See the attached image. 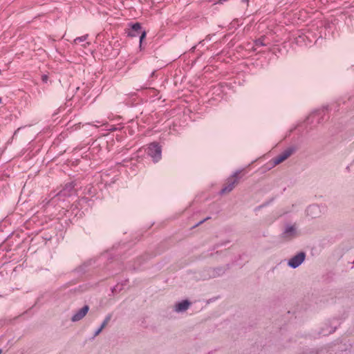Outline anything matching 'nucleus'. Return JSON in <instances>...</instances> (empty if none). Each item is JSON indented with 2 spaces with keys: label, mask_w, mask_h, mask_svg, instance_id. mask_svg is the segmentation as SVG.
Here are the masks:
<instances>
[{
  "label": "nucleus",
  "mask_w": 354,
  "mask_h": 354,
  "mask_svg": "<svg viewBox=\"0 0 354 354\" xmlns=\"http://www.w3.org/2000/svg\"><path fill=\"white\" fill-rule=\"evenodd\" d=\"M305 258L306 254L300 252L288 260V265L292 268H297L304 261Z\"/></svg>",
  "instance_id": "obj_6"
},
{
  "label": "nucleus",
  "mask_w": 354,
  "mask_h": 354,
  "mask_svg": "<svg viewBox=\"0 0 354 354\" xmlns=\"http://www.w3.org/2000/svg\"><path fill=\"white\" fill-rule=\"evenodd\" d=\"M1 353V351L0 350V353Z\"/></svg>",
  "instance_id": "obj_20"
},
{
  "label": "nucleus",
  "mask_w": 354,
  "mask_h": 354,
  "mask_svg": "<svg viewBox=\"0 0 354 354\" xmlns=\"http://www.w3.org/2000/svg\"><path fill=\"white\" fill-rule=\"evenodd\" d=\"M75 193L73 183H68L66 184L64 188L56 195V198L57 201H64L66 198L73 196Z\"/></svg>",
  "instance_id": "obj_2"
},
{
  "label": "nucleus",
  "mask_w": 354,
  "mask_h": 354,
  "mask_svg": "<svg viewBox=\"0 0 354 354\" xmlns=\"http://www.w3.org/2000/svg\"><path fill=\"white\" fill-rule=\"evenodd\" d=\"M42 80H43V82H46L47 80H48V76L46 75H43L42 76Z\"/></svg>",
  "instance_id": "obj_14"
},
{
  "label": "nucleus",
  "mask_w": 354,
  "mask_h": 354,
  "mask_svg": "<svg viewBox=\"0 0 354 354\" xmlns=\"http://www.w3.org/2000/svg\"><path fill=\"white\" fill-rule=\"evenodd\" d=\"M1 101H2V100H1V98L0 97V103L1 102Z\"/></svg>",
  "instance_id": "obj_19"
},
{
  "label": "nucleus",
  "mask_w": 354,
  "mask_h": 354,
  "mask_svg": "<svg viewBox=\"0 0 354 354\" xmlns=\"http://www.w3.org/2000/svg\"><path fill=\"white\" fill-rule=\"evenodd\" d=\"M89 44H90V43H89V42H86V43L84 44L82 46H83L84 48H86V47L87 46H88Z\"/></svg>",
  "instance_id": "obj_15"
},
{
  "label": "nucleus",
  "mask_w": 354,
  "mask_h": 354,
  "mask_svg": "<svg viewBox=\"0 0 354 354\" xmlns=\"http://www.w3.org/2000/svg\"><path fill=\"white\" fill-rule=\"evenodd\" d=\"M307 214L311 217H316L319 212V208L317 205H310L306 209Z\"/></svg>",
  "instance_id": "obj_11"
},
{
  "label": "nucleus",
  "mask_w": 354,
  "mask_h": 354,
  "mask_svg": "<svg viewBox=\"0 0 354 354\" xmlns=\"http://www.w3.org/2000/svg\"><path fill=\"white\" fill-rule=\"evenodd\" d=\"M264 38H260L254 41V50H257L258 48L266 46L264 43Z\"/></svg>",
  "instance_id": "obj_12"
},
{
  "label": "nucleus",
  "mask_w": 354,
  "mask_h": 354,
  "mask_svg": "<svg viewBox=\"0 0 354 354\" xmlns=\"http://www.w3.org/2000/svg\"><path fill=\"white\" fill-rule=\"evenodd\" d=\"M295 151V147H290L283 151L280 154L272 159V166L274 167L288 158Z\"/></svg>",
  "instance_id": "obj_3"
},
{
  "label": "nucleus",
  "mask_w": 354,
  "mask_h": 354,
  "mask_svg": "<svg viewBox=\"0 0 354 354\" xmlns=\"http://www.w3.org/2000/svg\"><path fill=\"white\" fill-rule=\"evenodd\" d=\"M205 221V220H203V221H200V222L198 223V224H200V223H203V221Z\"/></svg>",
  "instance_id": "obj_18"
},
{
  "label": "nucleus",
  "mask_w": 354,
  "mask_h": 354,
  "mask_svg": "<svg viewBox=\"0 0 354 354\" xmlns=\"http://www.w3.org/2000/svg\"><path fill=\"white\" fill-rule=\"evenodd\" d=\"M297 235V230L295 225H288L286 227L283 232V237L290 239Z\"/></svg>",
  "instance_id": "obj_8"
},
{
  "label": "nucleus",
  "mask_w": 354,
  "mask_h": 354,
  "mask_svg": "<svg viewBox=\"0 0 354 354\" xmlns=\"http://www.w3.org/2000/svg\"><path fill=\"white\" fill-rule=\"evenodd\" d=\"M141 32V35L140 36V46H141L142 40L146 37V32L142 31L141 32V26L139 23H136L131 25V29L128 31L127 34L128 36L134 37L139 35V34Z\"/></svg>",
  "instance_id": "obj_5"
},
{
  "label": "nucleus",
  "mask_w": 354,
  "mask_h": 354,
  "mask_svg": "<svg viewBox=\"0 0 354 354\" xmlns=\"http://www.w3.org/2000/svg\"><path fill=\"white\" fill-rule=\"evenodd\" d=\"M241 173V171H236L232 176H230L227 181L226 185L221 190V194H226L230 192L234 188V186L239 182V175Z\"/></svg>",
  "instance_id": "obj_4"
},
{
  "label": "nucleus",
  "mask_w": 354,
  "mask_h": 354,
  "mask_svg": "<svg viewBox=\"0 0 354 354\" xmlns=\"http://www.w3.org/2000/svg\"><path fill=\"white\" fill-rule=\"evenodd\" d=\"M88 37V35H84L83 36L78 37L74 39L73 43L77 44L78 42L85 41L87 39Z\"/></svg>",
  "instance_id": "obj_13"
},
{
  "label": "nucleus",
  "mask_w": 354,
  "mask_h": 354,
  "mask_svg": "<svg viewBox=\"0 0 354 354\" xmlns=\"http://www.w3.org/2000/svg\"><path fill=\"white\" fill-rule=\"evenodd\" d=\"M243 2L245 3H248V0H242Z\"/></svg>",
  "instance_id": "obj_17"
},
{
  "label": "nucleus",
  "mask_w": 354,
  "mask_h": 354,
  "mask_svg": "<svg viewBox=\"0 0 354 354\" xmlns=\"http://www.w3.org/2000/svg\"><path fill=\"white\" fill-rule=\"evenodd\" d=\"M111 316L110 315H108L105 317L104 320L103 321V322L102 323L100 326L95 331L93 338H95L96 336H97L102 332V330L106 327V326L108 324V323L111 320Z\"/></svg>",
  "instance_id": "obj_10"
},
{
  "label": "nucleus",
  "mask_w": 354,
  "mask_h": 354,
  "mask_svg": "<svg viewBox=\"0 0 354 354\" xmlns=\"http://www.w3.org/2000/svg\"><path fill=\"white\" fill-rule=\"evenodd\" d=\"M190 303L187 300H183L177 303L174 306V310L177 313L185 312L188 309Z\"/></svg>",
  "instance_id": "obj_9"
},
{
  "label": "nucleus",
  "mask_w": 354,
  "mask_h": 354,
  "mask_svg": "<svg viewBox=\"0 0 354 354\" xmlns=\"http://www.w3.org/2000/svg\"><path fill=\"white\" fill-rule=\"evenodd\" d=\"M88 310L89 307L88 306L86 305L83 306L82 308L79 309L77 312L74 313V315L71 317V321L75 322L81 320L87 314Z\"/></svg>",
  "instance_id": "obj_7"
},
{
  "label": "nucleus",
  "mask_w": 354,
  "mask_h": 354,
  "mask_svg": "<svg viewBox=\"0 0 354 354\" xmlns=\"http://www.w3.org/2000/svg\"><path fill=\"white\" fill-rule=\"evenodd\" d=\"M227 0H218V3H223L224 1H226Z\"/></svg>",
  "instance_id": "obj_16"
},
{
  "label": "nucleus",
  "mask_w": 354,
  "mask_h": 354,
  "mask_svg": "<svg viewBox=\"0 0 354 354\" xmlns=\"http://www.w3.org/2000/svg\"><path fill=\"white\" fill-rule=\"evenodd\" d=\"M146 153L156 163L162 158V147L157 142H151L146 149Z\"/></svg>",
  "instance_id": "obj_1"
}]
</instances>
